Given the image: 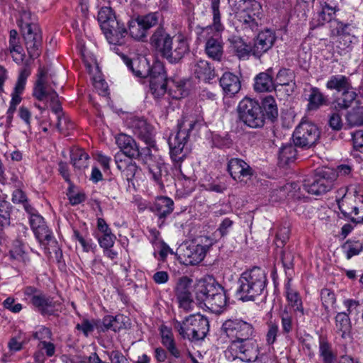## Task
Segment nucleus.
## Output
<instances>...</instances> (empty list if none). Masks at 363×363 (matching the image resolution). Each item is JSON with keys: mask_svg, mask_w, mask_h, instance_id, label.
Here are the masks:
<instances>
[{"mask_svg": "<svg viewBox=\"0 0 363 363\" xmlns=\"http://www.w3.org/2000/svg\"><path fill=\"white\" fill-rule=\"evenodd\" d=\"M236 28L250 36L259 30L263 16L262 5L255 0H239L233 6Z\"/></svg>", "mask_w": 363, "mask_h": 363, "instance_id": "nucleus-1", "label": "nucleus"}, {"mask_svg": "<svg viewBox=\"0 0 363 363\" xmlns=\"http://www.w3.org/2000/svg\"><path fill=\"white\" fill-rule=\"evenodd\" d=\"M123 62L132 73L141 78L150 77V88L155 97L163 96L167 90V74L161 64H155L151 69L146 67L145 60L140 62L139 59L131 60L122 55Z\"/></svg>", "mask_w": 363, "mask_h": 363, "instance_id": "nucleus-2", "label": "nucleus"}, {"mask_svg": "<svg viewBox=\"0 0 363 363\" xmlns=\"http://www.w3.org/2000/svg\"><path fill=\"white\" fill-rule=\"evenodd\" d=\"M236 296L242 301H254L262 295L267 284V274L260 267H253L243 272L238 279Z\"/></svg>", "mask_w": 363, "mask_h": 363, "instance_id": "nucleus-3", "label": "nucleus"}, {"mask_svg": "<svg viewBox=\"0 0 363 363\" xmlns=\"http://www.w3.org/2000/svg\"><path fill=\"white\" fill-rule=\"evenodd\" d=\"M357 184L340 189L337 199L340 211L345 218L355 223H363V195L359 194Z\"/></svg>", "mask_w": 363, "mask_h": 363, "instance_id": "nucleus-4", "label": "nucleus"}, {"mask_svg": "<svg viewBox=\"0 0 363 363\" xmlns=\"http://www.w3.org/2000/svg\"><path fill=\"white\" fill-rule=\"evenodd\" d=\"M195 294L199 304H203L214 313L220 312L227 304L224 289L214 279L198 284Z\"/></svg>", "mask_w": 363, "mask_h": 363, "instance_id": "nucleus-5", "label": "nucleus"}, {"mask_svg": "<svg viewBox=\"0 0 363 363\" xmlns=\"http://www.w3.org/2000/svg\"><path fill=\"white\" fill-rule=\"evenodd\" d=\"M200 121L192 116H185L178 123V130L172 134L168 140L171 157L179 161L184 157L183 150L186 145L191 130L200 125Z\"/></svg>", "mask_w": 363, "mask_h": 363, "instance_id": "nucleus-6", "label": "nucleus"}, {"mask_svg": "<svg viewBox=\"0 0 363 363\" xmlns=\"http://www.w3.org/2000/svg\"><path fill=\"white\" fill-rule=\"evenodd\" d=\"M174 327L184 337L190 340H203L209 330L207 318L197 313L190 315L183 321L174 320Z\"/></svg>", "mask_w": 363, "mask_h": 363, "instance_id": "nucleus-7", "label": "nucleus"}, {"mask_svg": "<svg viewBox=\"0 0 363 363\" xmlns=\"http://www.w3.org/2000/svg\"><path fill=\"white\" fill-rule=\"evenodd\" d=\"M18 25L23 32L29 57L32 59L38 57L40 54L42 45L41 31L39 26L31 21L30 12H21Z\"/></svg>", "mask_w": 363, "mask_h": 363, "instance_id": "nucleus-8", "label": "nucleus"}, {"mask_svg": "<svg viewBox=\"0 0 363 363\" xmlns=\"http://www.w3.org/2000/svg\"><path fill=\"white\" fill-rule=\"evenodd\" d=\"M337 178V173L334 169L323 167L315 171L311 180L306 181L303 189L308 194L321 195L332 189Z\"/></svg>", "mask_w": 363, "mask_h": 363, "instance_id": "nucleus-9", "label": "nucleus"}, {"mask_svg": "<svg viewBox=\"0 0 363 363\" xmlns=\"http://www.w3.org/2000/svg\"><path fill=\"white\" fill-rule=\"evenodd\" d=\"M239 119L251 128H262L264 125V114L256 100L244 98L237 108Z\"/></svg>", "mask_w": 363, "mask_h": 363, "instance_id": "nucleus-10", "label": "nucleus"}, {"mask_svg": "<svg viewBox=\"0 0 363 363\" xmlns=\"http://www.w3.org/2000/svg\"><path fill=\"white\" fill-rule=\"evenodd\" d=\"M257 355V344L252 337L233 340L225 351V356L229 361L240 359L243 362H252Z\"/></svg>", "mask_w": 363, "mask_h": 363, "instance_id": "nucleus-11", "label": "nucleus"}, {"mask_svg": "<svg viewBox=\"0 0 363 363\" xmlns=\"http://www.w3.org/2000/svg\"><path fill=\"white\" fill-rule=\"evenodd\" d=\"M23 294L26 299H29L30 303L37 311L42 315H51L59 311L60 303L54 301L53 298L45 295L41 291L34 286H26L23 289Z\"/></svg>", "mask_w": 363, "mask_h": 363, "instance_id": "nucleus-12", "label": "nucleus"}, {"mask_svg": "<svg viewBox=\"0 0 363 363\" xmlns=\"http://www.w3.org/2000/svg\"><path fill=\"white\" fill-rule=\"evenodd\" d=\"M29 222L35 236L44 246L45 252L51 253V251H55L57 249V242L47 226L44 218L38 213L29 217Z\"/></svg>", "mask_w": 363, "mask_h": 363, "instance_id": "nucleus-13", "label": "nucleus"}, {"mask_svg": "<svg viewBox=\"0 0 363 363\" xmlns=\"http://www.w3.org/2000/svg\"><path fill=\"white\" fill-rule=\"evenodd\" d=\"M221 330L233 340H246L253 337L255 333L253 325L241 318L226 320L222 325Z\"/></svg>", "mask_w": 363, "mask_h": 363, "instance_id": "nucleus-14", "label": "nucleus"}, {"mask_svg": "<svg viewBox=\"0 0 363 363\" xmlns=\"http://www.w3.org/2000/svg\"><path fill=\"white\" fill-rule=\"evenodd\" d=\"M319 136L320 132L315 125L302 121L294 132L293 140L296 146L310 147L317 142Z\"/></svg>", "mask_w": 363, "mask_h": 363, "instance_id": "nucleus-15", "label": "nucleus"}, {"mask_svg": "<svg viewBox=\"0 0 363 363\" xmlns=\"http://www.w3.org/2000/svg\"><path fill=\"white\" fill-rule=\"evenodd\" d=\"M158 18V13L155 12L130 21L128 24L130 35L137 40H143L147 37V30L157 24Z\"/></svg>", "mask_w": 363, "mask_h": 363, "instance_id": "nucleus-16", "label": "nucleus"}, {"mask_svg": "<svg viewBox=\"0 0 363 363\" xmlns=\"http://www.w3.org/2000/svg\"><path fill=\"white\" fill-rule=\"evenodd\" d=\"M33 96L39 101H45L48 106H50L52 110L57 115L58 122L57 128L60 130V112L61 106L57 92L51 89H48L43 83V79L40 78L38 80L36 85L33 89Z\"/></svg>", "mask_w": 363, "mask_h": 363, "instance_id": "nucleus-17", "label": "nucleus"}, {"mask_svg": "<svg viewBox=\"0 0 363 363\" xmlns=\"http://www.w3.org/2000/svg\"><path fill=\"white\" fill-rule=\"evenodd\" d=\"M211 245L207 238H201L198 242H191L184 250L183 256L186 264L195 265L201 262Z\"/></svg>", "mask_w": 363, "mask_h": 363, "instance_id": "nucleus-18", "label": "nucleus"}, {"mask_svg": "<svg viewBox=\"0 0 363 363\" xmlns=\"http://www.w3.org/2000/svg\"><path fill=\"white\" fill-rule=\"evenodd\" d=\"M128 126L146 144L149 145L153 144V128L145 118L132 117L128 121Z\"/></svg>", "mask_w": 363, "mask_h": 363, "instance_id": "nucleus-19", "label": "nucleus"}, {"mask_svg": "<svg viewBox=\"0 0 363 363\" xmlns=\"http://www.w3.org/2000/svg\"><path fill=\"white\" fill-rule=\"evenodd\" d=\"M275 40L276 35L272 30L265 29L259 32L251 46L252 54L256 57H260L272 48Z\"/></svg>", "mask_w": 363, "mask_h": 363, "instance_id": "nucleus-20", "label": "nucleus"}, {"mask_svg": "<svg viewBox=\"0 0 363 363\" xmlns=\"http://www.w3.org/2000/svg\"><path fill=\"white\" fill-rule=\"evenodd\" d=\"M191 282V279L187 277H182L179 279L175 287V294L179 306L186 311L191 310L192 306V299L190 292Z\"/></svg>", "mask_w": 363, "mask_h": 363, "instance_id": "nucleus-21", "label": "nucleus"}, {"mask_svg": "<svg viewBox=\"0 0 363 363\" xmlns=\"http://www.w3.org/2000/svg\"><path fill=\"white\" fill-rule=\"evenodd\" d=\"M189 50L186 38L179 34L174 36L172 45L169 47L168 53H165L163 57L170 63H177L189 52Z\"/></svg>", "mask_w": 363, "mask_h": 363, "instance_id": "nucleus-22", "label": "nucleus"}, {"mask_svg": "<svg viewBox=\"0 0 363 363\" xmlns=\"http://www.w3.org/2000/svg\"><path fill=\"white\" fill-rule=\"evenodd\" d=\"M103 32L108 43L113 45L112 49L117 53L119 51L118 47L123 46L126 43L128 39L127 30L124 23L120 21L117 22V26L114 28L109 26L107 29H104Z\"/></svg>", "mask_w": 363, "mask_h": 363, "instance_id": "nucleus-23", "label": "nucleus"}, {"mask_svg": "<svg viewBox=\"0 0 363 363\" xmlns=\"http://www.w3.org/2000/svg\"><path fill=\"white\" fill-rule=\"evenodd\" d=\"M174 37H172L163 27H158L150 37V45L163 57L168 53L169 47Z\"/></svg>", "mask_w": 363, "mask_h": 363, "instance_id": "nucleus-24", "label": "nucleus"}, {"mask_svg": "<svg viewBox=\"0 0 363 363\" xmlns=\"http://www.w3.org/2000/svg\"><path fill=\"white\" fill-rule=\"evenodd\" d=\"M291 279L285 284V295L289 306L293 309L296 318H302L305 315V310L299 293L291 286Z\"/></svg>", "mask_w": 363, "mask_h": 363, "instance_id": "nucleus-25", "label": "nucleus"}, {"mask_svg": "<svg viewBox=\"0 0 363 363\" xmlns=\"http://www.w3.org/2000/svg\"><path fill=\"white\" fill-rule=\"evenodd\" d=\"M228 171L234 180L241 181L252 174V169L244 160L233 158L228 163Z\"/></svg>", "mask_w": 363, "mask_h": 363, "instance_id": "nucleus-26", "label": "nucleus"}, {"mask_svg": "<svg viewBox=\"0 0 363 363\" xmlns=\"http://www.w3.org/2000/svg\"><path fill=\"white\" fill-rule=\"evenodd\" d=\"M116 143L123 155L129 158H136L140 155L139 148L135 140L124 133L118 134L116 137Z\"/></svg>", "mask_w": 363, "mask_h": 363, "instance_id": "nucleus-27", "label": "nucleus"}, {"mask_svg": "<svg viewBox=\"0 0 363 363\" xmlns=\"http://www.w3.org/2000/svg\"><path fill=\"white\" fill-rule=\"evenodd\" d=\"M228 42L229 51L240 60L248 58L252 53V47L240 36L233 35L228 39Z\"/></svg>", "mask_w": 363, "mask_h": 363, "instance_id": "nucleus-28", "label": "nucleus"}, {"mask_svg": "<svg viewBox=\"0 0 363 363\" xmlns=\"http://www.w3.org/2000/svg\"><path fill=\"white\" fill-rule=\"evenodd\" d=\"M150 209L160 219H164L174 211V201L167 196H158L150 206Z\"/></svg>", "mask_w": 363, "mask_h": 363, "instance_id": "nucleus-29", "label": "nucleus"}, {"mask_svg": "<svg viewBox=\"0 0 363 363\" xmlns=\"http://www.w3.org/2000/svg\"><path fill=\"white\" fill-rule=\"evenodd\" d=\"M192 72L199 79L209 82L216 77L215 69L206 60H199L192 65Z\"/></svg>", "mask_w": 363, "mask_h": 363, "instance_id": "nucleus-30", "label": "nucleus"}, {"mask_svg": "<svg viewBox=\"0 0 363 363\" xmlns=\"http://www.w3.org/2000/svg\"><path fill=\"white\" fill-rule=\"evenodd\" d=\"M220 85L224 94L230 97L239 92L241 83L238 76L230 72H225L220 79Z\"/></svg>", "mask_w": 363, "mask_h": 363, "instance_id": "nucleus-31", "label": "nucleus"}, {"mask_svg": "<svg viewBox=\"0 0 363 363\" xmlns=\"http://www.w3.org/2000/svg\"><path fill=\"white\" fill-rule=\"evenodd\" d=\"M274 82L275 84V87L277 86H288V89H286L287 94L291 95L294 91L296 86L294 72L289 69H281L277 73Z\"/></svg>", "mask_w": 363, "mask_h": 363, "instance_id": "nucleus-32", "label": "nucleus"}, {"mask_svg": "<svg viewBox=\"0 0 363 363\" xmlns=\"http://www.w3.org/2000/svg\"><path fill=\"white\" fill-rule=\"evenodd\" d=\"M14 62L21 64L23 62L25 54L21 46L18 33L16 30H11L9 33V48Z\"/></svg>", "mask_w": 363, "mask_h": 363, "instance_id": "nucleus-33", "label": "nucleus"}, {"mask_svg": "<svg viewBox=\"0 0 363 363\" xmlns=\"http://www.w3.org/2000/svg\"><path fill=\"white\" fill-rule=\"evenodd\" d=\"M30 74V70L27 67H25L21 70L16 86L11 94L10 104L17 106V105L21 103L22 99L21 95L25 89L26 80Z\"/></svg>", "mask_w": 363, "mask_h": 363, "instance_id": "nucleus-34", "label": "nucleus"}, {"mask_svg": "<svg viewBox=\"0 0 363 363\" xmlns=\"http://www.w3.org/2000/svg\"><path fill=\"white\" fill-rule=\"evenodd\" d=\"M220 0H213L211 2V11L213 14L212 23L202 29V33L208 34L213 30L218 34L224 30L225 26L221 22V16L219 10Z\"/></svg>", "mask_w": 363, "mask_h": 363, "instance_id": "nucleus-35", "label": "nucleus"}, {"mask_svg": "<svg viewBox=\"0 0 363 363\" xmlns=\"http://www.w3.org/2000/svg\"><path fill=\"white\" fill-rule=\"evenodd\" d=\"M272 71L271 69L267 72H261L255 78L254 89L257 92L272 91L275 89V84L272 77L268 73Z\"/></svg>", "mask_w": 363, "mask_h": 363, "instance_id": "nucleus-36", "label": "nucleus"}, {"mask_svg": "<svg viewBox=\"0 0 363 363\" xmlns=\"http://www.w3.org/2000/svg\"><path fill=\"white\" fill-rule=\"evenodd\" d=\"M71 162L75 169L84 170L89 167V155L82 149L73 148L70 152Z\"/></svg>", "mask_w": 363, "mask_h": 363, "instance_id": "nucleus-37", "label": "nucleus"}, {"mask_svg": "<svg viewBox=\"0 0 363 363\" xmlns=\"http://www.w3.org/2000/svg\"><path fill=\"white\" fill-rule=\"evenodd\" d=\"M351 85V82L347 77L342 74H335L330 77L325 86L329 90L342 92L349 89Z\"/></svg>", "mask_w": 363, "mask_h": 363, "instance_id": "nucleus-38", "label": "nucleus"}, {"mask_svg": "<svg viewBox=\"0 0 363 363\" xmlns=\"http://www.w3.org/2000/svg\"><path fill=\"white\" fill-rule=\"evenodd\" d=\"M321 11L318 13V22L324 24L330 22L337 10V4L333 0H322L320 1Z\"/></svg>", "mask_w": 363, "mask_h": 363, "instance_id": "nucleus-39", "label": "nucleus"}, {"mask_svg": "<svg viewBox=\"0 0 363 363\" xmlns=\"http://www.w3.org/2000/svg\"><path fill=\"white\" fill-rule=\"evenodd\" d=\"M98 21L100 23L102 30L107 29L109 26L114 28L118 21L110 7L104 6L98 12Z\"/></svg>", "mask_w": 363, "mask_h": 363, "instance_id": "nucleus-40", "label": "nucleus"}, {"mask_svg": "<svg viewBox=\"0 0 363 363\" xmlns=\"http://www.w3.org/2000/svg\"><path fill=\"white\" fill-rule=\"evenodd\" d=\"M350 26L340 24L337 28V47L341 50L350 48L353 40H355L354 35L349 33Z\"/></svg>", "mask_w": 363, "mask_h": 363, "instance_id": "nucleus-41", "label": "nucleus"}, {"mask_svg": "<svg viewBox=\"0 0 363 363\" xmlns=\"http://www.w3.org/2000/svg\"><path fill=\"white\" fill-rule=\"evenodd\" d=\"M207 55L214 60L220 61L223 55V45L221 42L215 38H209L205 46Z\"/></svg>", "mask_w": 363, "mask_h": 363, "instance_id": "nucleus-42", "label": "nucleus"}, {"mask_svg": "<svg viewBox=\"0 0 363 363\" xmlns=\"http://www.w3.org/2000/svg\"><path fill=\"white\" fill-rule=\"evenodd\" d=\"M335 328L342 338L349 337L351 323L347 313L341 312L337 314L335 317Z\"/></svg>", "mask_w": 363, "mask_h": 363, "instance_id": "nucleus-43", "label": "nucleus"}, {"mask_svg": "<svg viewBox=\"0 0 363 363\" xmlns=\"http://www.w3.org/2000/svg\"><path fill=\"white\" fill-rule=\"evenodd\" d=\"M148 171L152 179L161 186H163L162 177L167 175V170L165 164L162 162H155L149 164Z\"/></svg>", "mask_w": 363, "mask_h": 363, "instance_id": "nucleus-44", "label": "nucleus"}, {"mask_svg": "<svg viewBox=\"0 0 363 363\" xmlns=\"http://www.w3.org/2000/svg\"><path fill=\"white\" fill-rule=\"evenodd\" d=\"M262 111L267 117L271 121H274L278 116V108L276 101L274 97L269 96L262 100Z\"/></svg>", "mask_w": 363, "mask_h": 363, "instance_id": "nucleus-45", "label": "nucleus"}, {"mask_svg": "<svg viewBox=\"0 0 363 363\" xmlns=\"http://www.w3.org/2000/svg\"><path fill=\"white\" fill-rule=\"evenodd\" d=\"M10 257L13 260L22 263L23 265H27L30 263V259L27 252L24 250V245L19 241H16L10 250Z\"/></svg>", "mask_w": 363, "mask_h": 363, "instance_id": "nucleus-46", "label": "nucleus"}, {"mask_svg": "<svg viewBox=\"0 0 363 363\" xmlns=\"http://www.w3.org/2000/svg\"><path fill=\"white\" fill-rule=\"evenodd\" d=\"M310 94L308 96V110L313 111L317 110L325 102V98L321 93L320 89L317 87L311 89Z\"/></svg>", "mask_w": 363, "mask_h": 363, "instance_id": "nucleus-47", "label": "nucleus"}, {"mask_svg": "<svg viewBox=\"0 0 363 363\" xmlns=\"http://www.w3.org/2000/svg\"><path fill=\"white\" fill-rule=\"evenodd\" d=\"M357 94L352 85L349 89L342 92V95L336 100L337 106L342 109L349 108L356 99Z\"/></svg>", "mask_w": 363, "mask_h": 363, "instance_id": "nucleus-48", "label": "nucleus"}, {"mask_svg": "<svg viewBox=\"0 0 363 363\" xmlns=\"http://www.w3.org/2000/svg\"><path fill=\"white\" fill-rule=\"evenodd\" d=\"M297 155L295 147L291 144L281 147L279 152V160L283 164H287L293 162Z\"/></svg>", "mask_w": 363, "mask_h": 363, "instance_id": "nucleus-49", "label": "nucleus"}, {"mask_svg": "<svg viewBox=\"0 0 363 363\" xmlns=\"http://www.w3.org/2000/svg\"><path fill=\"white\" fill-rule=\"evenodd\" d=\"M346 119L350 126H359L363 125V106H357L350 111Z\"/></svg>", "mask_w": 363, "mask_h": 363, "instance_id": "nucleus-50", "label": "nucleus"}, {"mask_svg": "<svg viewBox=\"0 0 363 363\" xmlns=\"http://www.w3.org/2000/svg\"><path fill=\"white\" fill-rule=\"evenodd\" d=\"M279 316L281 318V331L286 334L291 332L294 328L292 313L285 308L281 311Z\"/></svg>", "mask_w": 363, "mask_h": 363, "instance_id": "nucleus-51", "label": "nucleus"}, {"mask_svg": "<svg viewBox=\"0 0 363 363\" xmlns=\"http://www.w3.org/2000/svg\"><path fill=\"white\" fill-rule=\"evenodd\" d=\"M320 298L325 309L329 311L335 309L336 298L333 291L328 289H323L320 292Z\"/></svg>", "mask_w": 363, "mask_h": 363, "instance_id": "nucleus-52", "label": "nucleus"}, {"mask_svg": "<svg viewBox=\"0 0 363 363\" xmlns=\"http://www.w3.org/2000/svg\"><path fill=\"white\" fill-rule=\"evenodd\" d=\"M122 315H116L115 317L111 315H106L103 318L102 320V331H106L108 330H112L114 332H116L120 329V326L118 325V322L121 318H122Z\"/></svg>", "mask_w": 363, "mask_h": 363, "instance_id": "nucleus-53", "label": "nucleus"}, {"mask_svg": "<svg viewBox=\"0 0 363 363\" xmlns=\"http://www.w3.org/2000/svg\"><path fill=\"white\" fill-rule=\"evenodd\" d=\"M11 212V204L6 201H0V225L1 226L10 224Z\"/></svg>", "mask_w": 363, "mask_h": 363, "instance_id": "nucleus-54", "label": "nucleus"}, {"mask_svg": "<svg viewBox=\"0 0 363 363\" xmlns=\"http://www.w3.org/2000/svg\"><path fill=\"white\" fill-rule=\"evenodd\" d=\"M347 259H350L363 250V245L359 241H347L343 246Z\"/></svg>", "mask_w": 363, "mask_h": 363, "instance_id": "nucleus-55", "label": "nucleus"}, {"mask_svg": "<svg viewBox=\"0 0 363 363\" xmlns=\"http://www.w3.org/2000/svg\"><path fill=\"white\" fill-rule=\"evenodd\" d=\"M319 352L325 363H333L335 356L331 350L330 345L324 340L320 341Z\"/></svg>", "mask_w": 363, "mask_h": 363, "instance_id": "nucleus-56", "label": "nucleus"}, {"mask_svg": "<svg viewBox=\"0 0 363 363\" xmlns=\"http://www.w3.org/2000/svg\"><path fill=\"white\" fill-rule=\"evenodd\" d=\"M279 331V328L277 323L270 321L267 323V332L266 334L267 345H272L276 342Z\"/></svg>", "mask_w": 363, "mask_h": 363, "instance_id": "nucleus-57", "label": "nucleus"}, {"mask_svg": "<svg viewBox=\"0 0 363 363\" xmlns=\"http://www.w3.org/2000/svg\"><path fill=\"white\" fill-rule=\"evenodd\" d=\"M37 349L41 350L48 357H53L56 352L55 345L48 340L40 341L37 345Z\"/></svg>", "mask_w": 363, "mask_h": 363, "instance_id": "nucleus-58", "label": "nucleus"}, {"mask_svg": "<svg viewBox=\"0 0 363 363\" xmlns=\"http://www.w3.org/2000/svg\"><path fill=\"white\" fill-rule=\"evenodd\" d=\"M116 236L112 233L104 234L101 237L99 238V243L102 248H111L115 242Z\"/></svg>", "mask_w": 363, "mask_h": 363, "instance_id": "nucleus-59", "label": "nucleus"}, {"mask_svg": "<svg viewBox=\"0 0 363 363\" xmlns=\"http://www.w3.org/2000/svg\"><path fill=\"white\" fill-rule=\"evenodd\" d=\"M3 306L6 309L14 313H19L23 308L21 303H15V299L12 297L6 298L3 302Z\"/></svg>", "mask_w": 363, "mask_h": 363, "instance_id": "nucleus-60", "label": "nucleus"}, {"mask_svg": "<svg viewBox=\"0 0 363 363\" xmlns=\"http://www.w3.org/2000/svg\"><path fill=\"white\" fill-rule=\"evenodd\" d=\"M352 144L354 148L363 153V130H358L352 133Z\"/></svg>", "mask_w": 363, "mask_h": 363, "instance_id": "nucleus-61", "label": "nucleus"}, {"mask_svg": "<svg viewBox=\"0 0 363 363\" xmlns=\"http://www.w3.org/2000/svg\"><path fill=\"white\" fill-rule=\"evenodd\" d=\"M52 333L51 330L46 328L42 327L38 331H35L33 334V337L40 341L41 340H48L52 339Z\"/></svg>", "mask_w": 363, "mask_h": 363, "instance_id": "nucleus-62", "label": "nucleus"}, {"mask_svg": "<svg viewBox=\"0 0 363 363\" xmlns=\"http://www.w3.org/2000/svg\"><path fill=\"white\" fill-rule=\"evenodd\" d=\"M76 328L81 330L84 335L87 337L91 332L94 331V325L87 319H84L81 323L76 325Z\"/></svg>", "mask_w": 363, "mask_h": 363, "instance_id": "nucleus-63", "label": "nucleus"}, {"mask_svg": "<svg viewBox=\"0 0 363 363\" xmlns=\"http://www.w3.org/2000/svg\"><path fill=\"white\" fill-rule=\"evenodd\" d=\"M108 357L111 363H130L127 358L118 350L111 352Z\"/></svg>", "mask_w": 363, "mask_h": 363, "instance_id": "nucleus-64", "label": "nucleus"}]
</instances>
